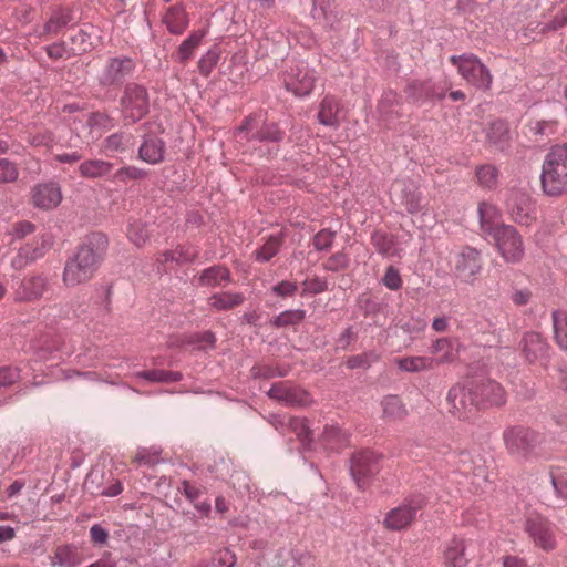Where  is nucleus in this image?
<instances>
[{"label": "nucleus", "mask_w": 567, "mask_h": 567, "mask_svg": "<svg viewBox=\"0 0 567 567\" xmlns=\"http://www.w3.org/2000/svg\"><path fill=\"white\" fill-rule=\"evenodd\" d=\"M255 137L261 142H278L282 140L284 132L280 131L276 124H265L256 133Z\"/></svg>", "instance_id": "50"}, {"label": "nucleus", "mask_w": 567, "mask_h": 567, "mask_svg": "<svg viewBox=\"0 0 567 567\" xmlns=\"http://www.w3.org/2000/svg\"><path fill=\"white\" fill-rule=\"evenodd\" d=\"M508 210L512 219L517 224L528 226L535 220V207L525 194H515L508 202Z\"/></svg>", "instance_id": "20"}, {"label": "nucleus", "mask_w": 567, "mask_h": 567, "mask_svg": "<svg viewBox=\"0 0 567 567\" xmlns=\"http://www.w3.org/2000/svg\"><path fill=\"white\" fill-rule=\"evenodd\" d=\"M395 364L400 370L410 373H416L422 371L433 370L435 368V361L432 357L425 355H411L394 359Z\"/></svg>", "instance_id": "24"}, {"label": "nucleus", "mask_w": 567, "mask_h": 567, "mask_svg": "<svg viewBox=\"0 0 567 567\" xmlns=\"http://www.w3.org/2000/svg\"><path fill=\"white\" fill-rule=\"evenodd\" d=\"M204 37L203 32L192 33L178 48L177 56L181 62H186L193 56L194 50L199 45Z\"/></svg>", "instance_id": "42"}, {"label": "nucleus", "mask_w": 567, "mask_h": 567, "mask_svg": "<svg viewBox=\"0 0 567 567\" xmlns=\"http://www.w3.org/2000/svg\"><path fill=\"white\" fill-rule=\"evenodd\" d=\"M467 563L465 557V544L462 539H452L443 551V564L445 567H464Z\"/></svg>", "instance_id": "27"}, {"label": "nucleus", "mask_w": 567, "mask_h": 567, "mask_svg": "<svg viewBox=\"0 0 567 567\" xmlns=\"http://www.w3.org/2000/svg\"><path fill=\"white\" fill-rule=\"evenodd\" d=\"M173 252L175 255L174 260L177 264L192 261L197 256V251L189 246H178Z\"/></svg>", "instance_id": "60"}, {"label": "nucleus", "mask_w": 567, "mask_h": 567, "mask_svg": "<svg viewBox=\"0 0 567 567\" xmlns=\"http://www.w3.org/2000/svg\"><path fill=\"white\" fill-rule=\"evenodd\" d=\"M382 417L389 422L403 420L406 414V408L398 395H388L381 401Z\"/></svg>", "instance_id": "29"}, {"label": "nucleus", "mask_w": 567, "mask_h": 567, "mask_svg": "<svg viewBox=\"0 0 567 567\" xmlns=\"http://www.w3.org/2000/svg\"><path fill=\"white\" fill-rule=\"evenodd\" d=\"M526 532L534 544L545 551L556 548V537L551 524L544 517L530 516L526 520Z\"/></svg>", "instance_id": "12"}, {"label": "nucleus", "mask_w": 567, "mask_h": 567, "mask_svg": "<svg viewBox=\"0 0 567 567\" xmlns=\"http://www.w3.org/2000/svg\"><path fill=\"white\" fill-rule=\"evenodd\" d=\"M282 245V239L277 236H270L264 245L254 251L255 259L259 262H267L275 257Z\"/></svg>", "instance_id": "38"}, {"label": "nucleus", "mask_w": 567, "mask_h": 567, "mask_svg": "<svg viewBox=\"0 0 567 567\" xmlns=\"http://www.w3.org/2000/svg\"><path fill=\"white\" fill-rule=\"evenodd\" d=\"M107 237L101 233L89 235L76 252L66 260L62 280L66 287L90 281L107 249Z\"/></svg>", "instance_id": "1"}, {"label": "nucleus", "mask_w": 567, "mask_h": 567, "mask_svg": "<svg viewBox=\"0 0 567 567\" xmlns=\"http://www.w3.org/2000/svg\"><path fill=\"white\" fill-rule=\"evenodd\" d=\"M431 352L436 354V358H434L435 368L441 364L452 363L457 357L454 342L449 338L437 339L432 344Z\"/></svg>", "instance_id": "30"}, {"label": "nucleus", "mask_w": 567, "mask_h": 567, "mask_svg": "<svg viewBox=\"0 0 567 567\" xmlns=\"http://www.w3.org/2000/svg\"><path fill=\"white\" fill-rule=\"evenodd\" d=\"M289 427L296 435L302 441V443H307V441H311V431L308 427V424L305 419L300 417H290L289 419Z\"/></svg>", "instance_id": "53"}, {"label": "nucleus", "mask_w": 567, "mask_h": 567, "mask_svg": "<svg viewBox=\"0 0 567 567\" xmlns=\"http://www.w3.org/2000/svg\"><path fill=\"white\" fill-rule=\"evenodd\" d=\"M402 205L410 214H416L424 208L421 194L414 190L404 193Z\"/></svg>", "instance_id": "52"}, {"label": "nucleus", "mask_w": 567, "mask_h": 567, "mask_svg": "<svg viewBox=\"0 0 567 567\" xmlns=\"http://www.w3.org/2000/svg\"><path fill=\"white\" fill-rule=\"evenodd\" d=\"M380 355L375 351H368L347 359L349 369L369 368L372 363L379 361Z\"/></svg>", "instance_id": "47"}, {"label": "nucleus", "mask_w": 567, "mask_h": 567, "mask_svg": "<svg viewBox=\"0 0 567 567\" xmlns=\"http://www.w3.org/2000/svg\"><path fill=\"white\" fill-rule=\"evenodd\" d=\"M20 378L19 371L13 368H0V390L17 382Z\"/></svg>", "instance_id": "61"}, {"label": "nucleus", "mask_w": 567, "mask_h": 567, "mask_svg": "<svg viewBox=\"0 0 567 567\" xmlns=\"http://www.w3.org/2000/svg\"><path fill=\"white\" fill-rule=\"evenodd\" d=\"M84 560L81 551L72 545H62L55 548L51 556V565L59 567H76Z\"/></svg>", "instance_id": "23"}, {"label": "nucleus", "mask_w": 567, "mask_h": 567, "mask_svg": "<svg viewBox=\"0 0 567 567\" xmlns=\"http://www.w3.org/2000/svg\"><path fill=\"white\" fill-rule=\"evenodd\" d=\"M268 395L287 405H307L309 403V395L306 391L285 382L275 383L269 389Z\"/></svg>", "instance_id": "19"}, {"label": "nucleus", "mask_w": 567, "mask_h": 567, "mask_svg": "<svg viewBox=\"0 0 567 567\" xmlns=\"http://www.w3.org/2000/svg\"><path fill=\"white\" fill-rule=\"evenodd\" d=\"M503 440L511 455L527 457L543 443L544 437L534 430L512 426L504 431Z\"/></svg>", "instance_id": "5"}, {"label": "nucleus", "mask_w": 567, "mask_h": 567, "mask_svg": "<svg viewBox=\"0 0 567 567\" xmlns=\"http://www.w3.org/2000/svg\"><path fill=\"white\" fill-rule=\"evenodd\" d=\"M553 10L555 11L553 18L542 27L543 33L559 30L567 24V3L560 8H554Z\"/></svg>", "instance_id": "44"}, {"label": "nucleus", "mask_w": 567, "mask_h": 567, "mask_svg": "<svg viewBox=\"0 0 567 567\" xmlns=\"http://www.w3.org/2000/svg\"><path fill=\"white\" fill-rule=\"evenodd\" d=\"M49 288V280L43 275L24 277L14 295L18 301H34L40 299Z\"/></svg>", "instance_id": "17"}, {"label": "nucleus", "mask_w": 567, "mask_h": 567, "mask_svg": "<svg viewBox=\"0 0 567 567\" xmlns=\"http://www.w3.org/2000/svg\"><path fill=\"white\" fill-rule=\"evenodd\" d=\"M383 284L391 290H398L402 285L399 271L393 267H389L383 277Z\"/></svg>", "instance_id": "63"}, {"label": "nucleus", "mask_w": 567, "mask_h": 567, "mask_svg": "<svg viewBox=\"0 0 567 567\" xmlns=\"http://www.w3.org/2000/svg\"><path fill=\"white\" fill-rule=\"evenodd\" d=\"M449 413L460 420H468L478 410L472 385H454L446 396Z\"/></svg>", "instance_id": "8"}, {"label": "nucleus", "mask_w": 567, "mask_h": 567, "mask_svg": "<svg viewBox=\"0 0 567 567\" xmlns=\"http://www.w3.org/2000/svg\"><path fill=\"white\" fill-rule=\"evenodd\" d=\"M350 472L358 488L365 489L371 478L379 472V457L371 451H361L353 454Z\"/></svg>", "instance_id": "10"}, {"label": "nucleus", "mask_w": 567, "mask_h": 567, "mask_svg": "<svg viewBox=\"0 0 567 567\" xmlns=\"http://www.w3.org/2000/svg\"><path fill=\"white\" fill-rule=\"evenodd\" d=\"M128 239L137 247H142L150 238L147 225L141 220L130 223L127 228Z\"/></svg>", "instance_id": "40"}, {"label": "nucleus", "mask_w": 567, "mask_h": 567, "mask_svg": "<svg viewBox=\"0 0 567 567\" xmlns=\"http://www.w3.org/2000/svg\"><path fill=\"white\" fill-rule=\"evenodd\" d=\"M339 103L332 96H326L319 106L318 120L322 125L338 126Z\"/></svg>", "instance_id": "33"}, {"label": "nucleus", "mask_w": 567, "mask_h": 567, "mask_svg": "<svg viewBox=\"0 0 567 567\" xmlns=\"http://www.w3.org/2000/svg\"><path fill=\"white\" fill-rule=\"evenodd\" d=\"M164 142L157 137L146 138L140 147V158L148 164H158L164 159Z\"/></svg>", "instance_id": "26"}, {"label": "nucleus", "mask_w": 567, "mask_h": 567, "mask_svg": "<svg viewBox=\"0 0 567 567\" xmlns=\"http://www.w3.org/2000/svg\"><path fill=\"white\" fill-rule=\"evenodd\" d=\"M285 87L296 96L309 95L317 81L316 71L300 62L287 69L282 75Z\"/></svg>", "instance_id": "9"}, {"label": "nucleus", "mask_w": 567, "mask_h": 567, "mask_svg": "<svg viewBox=\"0 0 567 567\" xmlns=\"http://www.w3.org/2000/svg\"><path fill=\"white\" fill-rule=\"evenodd\" d=\"M322 436L326 445L331 450H338L347 443L346 434L338 425H327Z\"/></svg>", "instance_id": "41"}, {"label": "nucleus", "mask_w": 567, "mask_h": 567, "mask_svg": "<svg viewBox=\"0 0 567 567\" xmlns=\"http://www.w3.org/2000/svg\"><path fill=\"white\" fill-rule=\"evenodd\" d=\"M457 470L464 475L486 477L483 458L480 455L473 456L470 453H461L458 456Z\"/></svg>", "instance_id": "31"}, {"label": "nucleus", "mask_w": 567, "mask_h": 567, "mask_svg": "<svg viewBox=\"0 0 567 567\" xmlns=\"http://www.w3.org/2000/svg\"><path fill=\"white\" fill-rule=\"evenodd\" d=\"M244 302V297L241 293H233V292H220L215 293L208 299V305L217 310H229L233 309Z\"/></svg>", "instance_id": "34"}, {"label": "nucleus", "mask_w": 567, "mask_h": 567, "mask_svg": "<svg viewBox=\"0 0 567 567\" xmlns=\"http://www.w3.org/2000/svg\"><path fill=\"white\" fill-rule=\"evenodd\" d=\"M449 60L457 68L458 74L466 83L478 90H489L493 76L487 66L476 55H452Z\"/></svg>", "instance_id": "4"}, {"label": "nucleus", "mask_w": 567, "mask_h": 567, "mask_svg": "<svg viewBox=\"0 0 567 567\" xmlns=\"http://www.w3.org/2000/svg\"><path fill=\"white\" fill-rule=\"evenodd\" d=\"M296 291L297 285L292 281L284 280L272 287V292L282 298L293 296Z\"/></svg>", "instance_id": "64"}, {"label": "nucleus", "mask_w": 567, "mask_h": 567, "mask_svg": "<svg viewBox=\"0 0 567 567\" xmlns=\"http://www.w3.org/2000/svg\"><path fill=\"white\" fill-rule=\"evenodd\" d=\"M236 561V555L229 549H221L217 551L214 558L216 567H233Z\"/></svg>", "instance_id": "56"}, {"label": "nucleus", "mask_w": 567, "mask_h": 567, "mask_svg": "<svg viewBox=\"0 0 567 567\" xmlns=\"http://www.w3.org/2000/svg\"><path fill=\"white\" fill-rule=\"evenodd\" d=\"M497 169L492 165H484L477 168L476 177L481 186L492 188L497 183Z\"/></svg>", "instance_id": "48"}, {"label": "nucleus", "mask_w": 567, "mask_h": 567, "mask_svg": "<svg viewBox=\"0 0 567 567\" xmlns=\"http://www.w3.org/2000/svg\"><path fill=\"white\" fill-rule=\"evenodd\" d=\"M137 375L145 378L152 382H176L182 379V374L179 372L166 371V370H151L138 372Z\"/></svg>", "instance_id": "45"}, {"label": "nucleus", "mask_w": 567, "mask_h": 567, "mask_svg": "<svg viewBox=\"0 0 567 567\" xmlns=\"http://www.w3.org/2000/svg\"><path fill=\"white\" fill-rule=\"evenodd\" d=\"M19 176V171L13 162L0 158V184L12 183Z\"/></svg>", "instance_id": "51"}, {"label": "nucleus", "mask_w": 567, "mask_h": 567, "mask_svg": "<svg viewBox=\"0 0 567 567\" xmlns=\"http://www.w3.org/2000/svg\"><path fill=\"white\" fill-rule=\"evenodd\" d=\"M311 16L323 28H332L338 21L334 0H312Z\"/></svg>", "instance_id": "22"}, {"label": "nucleus", "mask_w": 567, "mask_h": 567, "mask_svg": "<svg viewBox=\"0 0 567 567\" xmlns=\"http://www.w3.org/2000/svg\"><path fill=\"white\" fill-rule=\"evenodd\" d=\"M496 249L507 264L519 262L525 255V246L522 235L511 225L496 226L492 235Z\"/></svg>", "instance_id": "3"}, {"label": "nucleus", "mask_w": 567, "mask_h": 567, "mask_svg": "<svg viewBox=\"0 0 567 567\" xmlns=\"http://www.w3.org/2000/svg\"><path fill=\"white\" fill-rule=\"evenodd\" d=\"M522 351L529 362H543L546 360L549 346L538 332H527L522 340Z\"/></svg>", "instance_id": "18"}, {"label": "nucleus", "mask_w": 567, "mask_h": 567, "mask_svg": "<svg viewBox=\"0 0 567 567\" xmlns=\"http://www.w3.org/2000/svg\"><path fill=\"white\" fill-rule=\"evenodd\" d=\"M334 234L330 230H320L313 238V246L317 250L328 249L333 241Z\"/></svg>", "instance_id": "58"}, {"label": "nucleus", "mask_w": 567, "mask_h": 567, "mask_svg": "<svg viewBox=\"0 0 567 567\" xmlns=\"http://www.w3.org/2000/svg\"><path fill=\"white\" fill-rule=\"evenodd\" d=\"M135 68V63L130 58H114L109 61L104 68L100 81L103 85L120 84L128 76Z\"/></svg>", "instance_id": "16"}, {"label": "nucleus", "mask_w": 567, "mask_h": 567, "mask_svg": "<svg viewBox=\"0 0 567 567\" xmlns=\"http://www.w3.org/2000/svg\"><path fill=\"white\" fill-rule=\"evenodd\" d=\"M478 214L481 219L482 229L492 235L493 229L499 224H495V219L498 217L496 207L488 203H481L478 206Z\"/></svg>", "instance_id": "39"}, {"label": "nucleus", "mask_w": 567, "mask_h": 567, "mask_svg": "<svg viewBox=\"0 0 567 567\" xmlns=\"http://www.w3.org/2000/svg\"><path fill=\"white\" fill-rule=\"evenodd\" d=\"M446 87L432 81H414L406 87V94L414 101L442 100L445 96Z\"/></svg>", "instance_id": "21"}, {"label": "nucleus", "mask_w": 567, "mask_h": 567, "mask_svg": "<svg viewBox=\"0 0 567 567\" xmlns=\"http://www.w3.org/2000/svg\"><path fill=\"white\" fill-rule=\"evenodd\" d=\"M150 109L148 94L142 85L127 84L121 97V111L124 120L135 123L142 120Z\"/></svg>", "instance_id": "7"}, {"label": "nucleus", "mask_w": 567, "mask_h": 567, "mask_svg": "<svg viewBox=\"0 0 567 567\" xmlns=\"http://www.w3.org/2000/svg\"><path fill=\"white\" fill-rule=\"evenodd\" d=\"M487 142L499 150H503L509 140L508 124L502 120L492 121L486 127Z\"/></svg>", "instance_id": "28"}, {"label": "nucleus", "mask_w": 567, "mask_h": 567, "mask_svg": "<svg viewBox=\"0 0 567 567\" xmlns=\"http://www.w3.org/2000/svg\"><path fill=\"white\" fill-rule=\"evenodd\" d=\"M540 179L547 195H567V143L554 145L546 154Z\"/></svg>", "instance_id": "2"}, {"label": "nucleus", "mask_w": 567, "mask_h": 567, "mask_svg": "<svg viewBox=\"0 0 567 567\" xmlns=\"http://www.w3.org/2000/svg\"><path fill=\"white\" fill-rule=\"evenodd\" d=\"M533 293L529 289H515L511 295L512 302L517 307L526 306L530 302Z\"/></svg>", "instance_id": "62"}, {"label": "nucleus", "mask_w": 567, "mask_h": 567, "mask_svg": "<svg viewBox=\"0 0 567 567\" xmlns=\"http://www.w3.org/2000/svg\"><path fill=\"white\" fill-rule=\"evenodd\" d=\"M349 259L343 252L332 255L326 262L324 267L331 271H339L348 267Z\"/></svg>", "instance_id": "57"}, {"label": "nucleus", "mask_w": 567, "mask_h": 567, "mask_svg": "<svg viewBox=\"0 0 567 567\" xmlns=\"http://www.w3.org/2000/svg\"><path fill=\"white\" fill-rule=\"evenodd\" d=\"M124 136L122 134H113L103 142V151L106 154L123 151Z\"/></svg>", "instance_id": "59"}, {"label": "nucleus", "mask_w": 567, "mask_h": 567, "mask_svg": "<svg viewBox=\"0 0 567 567\" xmlns=\"http://www.w3.org/2000/svg\"><path fill=\"white\" fill-rule=\"evenodd\" d=\"M455 276L464 282H473L483 267L481 252L472 247H463L454 257Z\"/></svg>", "instance_id": "11"}, {"label": "nucleus", "mask_w": 567, "mask_h": 567, "mask_svg": "<svg viewBox=\"0 0 567 567\" xmlns=\"http://www.w3.org/2000/svg\"><path fill=\"white\" fill-rule=\"evenodd\" d=\"M305 319L303 310H287L281 312L274 319V326L276 327H287L295 326L301 322Z\"/></svg>", "instance_id": "49"}, {"label": "nucleus", "mask_w": 567, "mask_h": 567, "mask_svg": "<svg viewBox=\"0 0 567 567\" xmlns=\"http://www.w3.org/2000/svg\"><path fill=\"white\" fill-rule=\"evenodd\" d=\"M229 270L223 266H213L205 269L199 276L200 286L216 287L223 281H229Z\"/></svg>", "instance_id": "36"}, {"label": "nucleus", "mask_w": 567, "mask_h": 567, "mask_svg": "<svg viewBox=\"0 0 567 567\" xmlns=\"http://www.w3.org/2000/svg\"><path fill=\"white\" fill-rule=\"evenodd\" d=\"M87 123L92 130H101L106 131L113 127V122L107 114L104 113H93L90 115Z\"/></svg>", "instance_id": "54"}, {"label": "nucleus", "mask_w": 567, "mask_h": 567, "mask_svg": "<svg viewBox=\"0 0 567 567\" xmlns=\"http://www.w3.org/2000/svg\"><path fill=\"white\" fill-rule=\"evenodd\" d=\"M478 409L499 406L506 402L504 388L494 380H483L471 383Z\"/></svg>", "instance_id": "13"}, {"label": "nucleus", "mask_w": 567, "mask_h": 567, "mask_svg": "<svg viewBox=\"0 0 567 567\" xmlns=\"http://www.w3.org/2000/svg\"><path fill=\"white\" fill-rule=\"evenodd\" d=\"M557 126L556 121H536L529 124L528 130L534 137V142L543 143L556 134Z\"/></svg>", "instance_id": "37"}, {"label": "nucleus", "mask_w": 567, "mask_h": 567, "mask_svg": "<svg viewBox=\"0 0 567 567\" xmlns=\"http://www.w3.org/2000/svg\"><path fill=\"white\" fill-rule=\"evenodd\" d=\"M113 168V164L103 159H89L81 163L79 172L85 178H101Z\"/></svg>", "instance_id": "32"}, {"label": "nucleus", "mask_w": 567, "mask_h": 567, "mask_svg": "<svg viewBox=\"0 0 567 567\" xmlns=\"http://www.w3.org/2000/svg\"><path fill=\"white\" fill-rule=\"evenodd\" d=\"M218 52L210 50L199 60L198 68L199 72L204 75H209L214 66L218 63Z\"/></svg>", "instance_id": "55"}, {"label": "nucleus", "mask_w": 567, "mask_h": 567, "mask_svg": "<svg viewBox=\"0 0 567 567\" xmlns=\"http://www.w3.org/2000/svg\"><path fill=\"white\" fill-rule=\"evenodd\" d=\"M145 176V171L135 166H125L115 172L112 181L115 183H127L128 181L143 179Z\"/></svg>", "instance_id": "46"}, {"label": "nucleus", "mask_w": 567, "mask_h": 567, "mask_svg": "<svg viewBox=\"0 0 567 567\" xmlns=\"http://www.w3.org/2000/svg\"><path fill=\"white\" fill-rule=\"evenodd\" d=\"M31 200L40 209H53L62 202L61 187L55 182L38 184L31 190Z\"/></svg>", "instance_id": "14"}, {"label": "nucleus", "mask_w": 567, "mask_h": 567, "mask_svg": "<svg viewBox=\"0 0 567 567\" xmlns=\"http://www.w3.org/2000/svg\"><path fill=\"white\" fill-rule=\"evenodd\" d=\"M164 23L171 33L181 34L188 25V18L185 8L182 4H175L167 9Z\"/></svg>", "instance_id": "25"}, {"label": "nucleus", "mask_w": 567, "mask_h": 567, "mask_svg": "<svg viewBox=\"0 0 567 567\" xmlns=\"http://www.w3.org/2000/svg\"><path fill=\"white\" fill-rule=\"evenodd\" d=\"M50 243L44 237L34 238L32 241L22 246L11 260V266L16 270L25 268L32 261L44 256L49 249Z\"/></svg>", "instance_id": "15"}, {"label": "nucleus", "mask_w": 567, "mask_h": 567, "mask_svg": "<svg viewBox=\"0 0 567 567\" xmlns=\"http://www.w3.org/2000/svg\"><path fill=\"white\" fill-rule=\"evenodd\" d=\"M72 16L68 9H62L54 12L44 25L47 33H58L60 29L71 22Z\"/></svg>", "instance_id": "43"}, {"label": "nucleus", "mask_w": 567, "mask_h": 567, "mask_svg": "<svg viewBox=\"0 0 567 567\" xmlns=\"http://www.w3.org/2000/svg\"><path fill=\"white\" fill-rule=\"evenodd\" d=\"M423 506L424 499L421 496L404 499L385 514L382 525L391 532L408 529L416 520V516Z\"/></svg>", "instance_id": "6"}, {"label": "nucleus", "mask_w": 567, "mask_h": 567, "mask_svg": "<svg viewBox=\"0 0 567 567\" xmlns=\"http://www.w3.org/2000/svg\"><path fill=\"white\" fill-rule=\"evenodd\" d=\"M551 319L555 342L560 349L567 350V312L555 310L551 313Z\"/></svg>", "instance_id": "35"}]
</instances>
